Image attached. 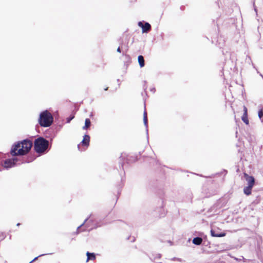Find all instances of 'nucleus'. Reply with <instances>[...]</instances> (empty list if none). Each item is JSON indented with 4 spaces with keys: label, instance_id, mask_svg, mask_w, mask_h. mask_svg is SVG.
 I'll return each instance as SVG.
<instances>
[{
    "label": "nucleus",
    "instance_id": "f257e3e1",
    "mask_svg": "<svg viewBox=\"0 0 263 263\" xmlns=\"http://www.w3.org/2000/svg\"><path fill=\"white\" fill-rule=\"evenodd\" d=\"M32 146V141L25 139L15 143L11 147L10 154L13 156H24L29 152Z\"/></svg>",
    "mask_w": 263,
    "mask_h": 263
},
{
    "label": "nucleus",
    "instance_id": "f03ea898",
    "mask_svg": "<svg viewBox=\"0 0 263 263\" xmlns=\"http://www.w3.org/2000/svg\"><path fill=\"white\" fill-rule=\"evenodd\" d=\"M53 122V117L52 114L47 110L42 111L39 119V124L44 127H49Z\"/></svg>",
    "mask_w": 263,
    "mask_h": 263
},
{
    "label": "nucleus",
    "instance_id": "7ed1b4c3",
    "mask_svg": "<svg viewBox=\"0 0 263 263\" xmlns=\"http://www.w3.org/2000/svg\"><path fill=\"white\" fill-rule=\"evenodd\" d=\"M48 146L49 141L43 137L36 139L34 142V149L37 153H43Z\"/></svg>",
    "mask_w": 263,
    "mask_h": 263
},
{
    "label": "nucleus",
    "instance_id": "20e7f679",
    "mask_svg": "<svg viewBox=\"0 0 263 263\" xmlns=\"http://www.w3.org/2000/svg\"><path fill=\"white\" fill-rule=\"evenodd\" d=\"M17 160V158L6 159L4 161L3 166L7 168H10L15 165Z\"/></svg>",
    "mask_w": 263,
    "mask_h": 263
},
{
    "label": "nucleus",
    "instance_id": "39448f33",
    "mask_svg": "<svg viewBox=\"0 0 263 263\" xmlns=\"http://www.w3.org/2000/svg\"><path fill=\"white\" fill-rule=\"evenodd\" d=\"M138 26L142 28V32L147 33L151 29V25L148 23H145L143 24L142 22L138 23Z\"/></svg>",
    "mask_w": 263,
    "mask_h": 263
},
{
    "label": "nucleus",
    "instance_id": "423d86ee",
    "mask_svg": "<svg viewBox=\"0 0 263 263\" xmlns=\"http://www.w3.org/2000/svg\"><path fill=\"white\" fill-rule=\"evenodd\" d=\"M243 114L241 117V120L246 124L249 125V121L248 118V109L246 106H243Z\"/></svg>",
    "mask_w": 263,
    "mask_h": 263
},
{
    "label": "nucleus",
    "instance_id": "0eeeda50",
    "mask_svg": "<svg viewBox=\"0 0 263 263\" xmlns=\"http://www.w3.org/2000/svg\"><path fill=\"white\" fill-rule=\"evenodd\" d=\"M244 177L248 183V185L253 186L255 183L254 178L252 176L248 175L247 173H244Z\"/></svg>",
    "mask_w": 263,
    "mask_h": 263
},
{
    "label": "nucleus",
    "instance_id": "6e6552de",
    "mask_svg": "<svg viewBox=\"0 0 263 263\" xmlns=\"http://www.w3.org/2000/svg\"><path fill=\"white\" fill-rule=\"evenodd\" d=\"M90 136L88 135H84L83 139L81 142V144L83 146L88 147L89 145Z\"/></svg>",
    "mask_w": 263,
    "mask_h": 263
},
{
    "label": "nucleus",
    "instance_id": "1a4fd4ad",
    "mask_svg": "<svg viewBox=\"0 0 263 263\" xmlns=\"http://www.w3.org/2000/svg\"><path fill=\"white\" fill-rule=\"evenodd\" d=\"M87 259L86 261L88 262L89 260H95L96 259V254L94 253H90L89 252H86Z\"/></svg>",
    "mask_w": 263,
    "mask_h": 263
},
{
    "label": "nucleus",
    "instance_id": "9d476101",
    "mask_svg": "<svg viewBox=\"0 0 263 263\" xmlns=\"http://www.w3.org/2000/svg\"><path fill=\"white\" fill-rule=\"evenodd\" d=\"M211 235L213 236V237H224L226 235V233H224V232H222V233H215V232L212 230L211 231Z\"/></svg>",
    "mask_w": 263,
    "mask_h": 263
},
{
    "label": "nucleus",
    "instance_id": "9b49d317",
    "mask_svg": "<svg viewBox=\"0 0 263 263\" xmlns=\"http://www.w3.org/2000/svg\"><path fill=\"white\" fill-rule=\"evenodd\" d=\"M253 186L248 185L246 186L243 189L244 193L247 195H250L251 194L252 189Z\"/></svg>",
    "mask_w": 263,
    "mask_h": 263
},
{
    "label": "nucleus",
    "instance_id": "f8f14e48",
    "mask_svg": "<svg viewBox=\"0 0 263 263\" xmlns=\"http://www.w3.org/2000/svg\"><path fill=\"white\" fill-rule=\"evenodd\" d=\"M138 60L140 67H144V59L142 55H139L138 57Z\"/></svg>",
    "mask_w": 263,
    "mask_h": 263
},
{
    "label": "nucleus",
    "instance_id": "ddd939ff",
    "mask_svg": "<svg viewBox=\"0 0 263 263\" xmlns=\"http://www.w3.org/2000/svg\"><path fill=\"white\" fill-rule=\"evenodd\" d=\"M202 242V239L201 237H195L193 240V243L196 245H200Z\"/></svg>",
    "mask_w": 263,
    "mask_h": 263
},
{
    "label": "nucleus",
    "instance_id": "4468645a",
    "mask_svg": "<svg viewBox=\"0 0 263 263\" xmlns=\"http://www.w3.org/2000/svg\"><path fill=\"white\" fill-rule=\"evenodd\" d=\"M90 125H91L90 120H89V119L87 118L85 119V125H84V126H83V128L84 129H86L90 127Z\"/></svg>",
    "mask_w": 263,
    "mask_h": 263
},
{
    "label": "nucleus",
    "instance_id": "2eb2a0df",
    "mask_svg": "<svg viewBox=\"0 0 263 263\" xmlns=\"http://www.w3.org/2000/svg\"><path fill=\"white\" fill-rule=\"evenodd\" d=\"M143 121L144 122V124L145 125H147V112L146 110L144 111L143 114Z\"/></svg>",
    "mask_w": 263,
    "mask_h": 263
},
{
    "label": "nucleus",
    "instance_id": "dca6fc26",
    "mask_svg": "<svg viewBox=\"0 0 263 263\" xmlns=\"http://www.w3.org/2000/svg\"><path fill=\"white\" fill-rule=\"evenodd\" d=\"M262 116H263V110L260 109L258 111V117L260 119H261L262 117Z\"/></svg>",
    "mask_w": 263,
    "mask_h": 263
},
{
    "label": "nucleus",
    "instance_id": "f3484780",
    "mask_svg": "<svg viewBox=\"0 0 263 263\" xmlns=\"http://www.w3.org/2000/svg\"><path fill=\"white\" fill-rule=\"evenodd\" d=\"M86 220H85L84 222L81 224L80 227L78 228V231H79V232H81V230H79L81 229V228L84 225L85 222H86Z\"/></svg>",
    "mask_w": 263,
    "mask_h": 263
},
{
    "label": "nucleus",
    "instance_id": "a211bd4d",
    "mask_svg": "<svg viewBox=\"0 0 263 263\" xmlns=\"http://www.w3.org/2000/svg\"><path fill=\"white\" fill-rule=\"evenodd\" d=\"M73 118H74V116H72V117H71L70 118H67V122H69Z\"/></svg>",
    "mask_w": 263,
    "mask_h": 263
},
{
    "label": "nucleus",
    "instance_id": "6ab92c4d",
    "mask_svg": "<svg viewBox=\"0 0 263 263\" xmlns=\"http://www.w3.org/2000/svg\"><path fill=\"white\" fill-rule=\"evenodd\" d=\"M117 52H120V53L121 52V48H120V47H119L117 48Z\"/></svg>",
    "mask_w": 263,
    "mask_h": 263
},
{
    "label": "nucleus",
    "instance_id": "aec40b11",
    "mask_svg": "<svg viewBox=\"0 0 263 263\" xmlns=\"http://www.w3.org/2000/svg\"><path fill=\"white\" fill-rule=\"evenodd\" d=\"M37 259V257L34 258L32 260H31L29 263H32L34 260H36Z\"/></svg>",
    "mask_w": 263,
    "mask_h": 263
},
{
    "label": "nucleus",
    "instance_id": "412c9836",
    "mask_svg": "<svg viewBox=\"0 0 263 263\" xmlns=\"http://www.w3.org/2000/svg\"><path fill=\"white\" fill-rule=\"evenodd\" d=\"M104 90H108V87H107L106 88H104Z\"/></svg>",
    "mask_w": 263,
    "mask_h": 263
},
{
    "label": "nucleus",
    "instance_id": "4be33fe9",
    "mask_svg": "<svg viewBox=\"0 0 263 263\" xmlns=\"http://www.w3.org/2000/svg\"><path fill=\"white\" fill-rule=\"evenodd\" d=\"M78 148L79 149H80V144H78Z\"/></svg>",
    "mask_w": 263,
    "mask_h": 263
}]
</instances>
